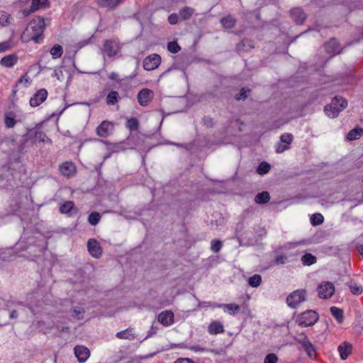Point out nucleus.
<instances>
[{"mask_svg": "<svg viewBox=\"0 0 363 363\" xmlns=\"http://www.w3.org/2000/svg\"><path fill=\"white\" fill-rule=\"evenodd\" d=\"M323 220L324 218L320 213H314L311 218V223L313 226L322 224Z\"/></svg>", "mask_w": 363, "mask_h": 363, "instance_id": "39", "label": "nucleus"}, {"mask_svg": "<svg viewBox=\"0 0 363 363\" xmlns=\"http://www.w3.org/2000/svg\"><path fill=\"white\" fill-rule=\"evenodd\" d=\"M167 49L170 52L175 54L181 50V48L177 42L172 41L168 43Z\"/></svg>", "mask_w": 363, "mask_h": 363, "instance_id": "41", "label": "nucleus"}, {"mask_svg": "<svg viewBox=\"0 0 363 363\" xmlns=\"http://www.w3.org/2000/svg\"><path fill=\"white\" fill-rule=\"evenodd\" d=\"M120 99L119 94L116 91H111L108 93L106 97V103L108 105H114Z\"/></svg>", "mask_w": 363, "mask_h": 363, "instance_id": "33", "label": "nucleus"}, {"mask_svg": "<svg viewBox=\"0 0 363 363\" xmlns=\"http://www.w3.org/2000/svg\"><path fill=\"white\" fill-rule=\"evenodd\" d=\"M10 48V44L9 42H3L0 43V52H5Z\"/></svg>", "mask_w": 363, "mask_h": 363, "instance_id": "54", "label": "nucleus"}, {"mask_svg": "<svg viewBox=\"0 0 363 363\" xmlns=\"http://www.w3.org/2000/svg\"><path fill=\"white\" fill-rule=\"evenodd\" d=\"M18 61V56L16 54H11L4 56L0 60V65L4 67H12Z\"/></svg>", "mask_w": 363, "mask_h": 363, "instance_id": "19", "label": "nucleus"}, {"mask_svg": "<svg viewBox=\"0 0 363 363\" xmlns=\"http://www.w3.org/2000/svg\"><path fill=\"white\" fill-rule=\"evenodd\" d=\"M9 15L3 11H0V26H6L9 23Z\"/></svg>", "mask_w": 363, "mask_h": 363, "instance_id": "44", "label": "nucleus"}, {"mask_svg": "<svg viewBox=\"0 0 363 363\" xmlns=\"http://www.w3.org/2000/svg\"><path fill=\"white\" fill-rule=\"evenodd\" d=\"M287 262V257L284 255H279L275 257L274 263L277 265L284 264Z\"/></svg>", "mask_w": 363, "mask_h": 363, "instance_id": "50", "label": "nucleus"}, {"mask_svg": "<svg viewBox=\"0 0 363 363\" xmlns=\"http://www.w3.org/2000/svg\"><path fill=\"white\" fill-rule=\"evenodd\" d=\"M270 164L267 162H262L257 167V172L259 174H264L270 170Z\"/></svg>", "mask_w": 363, "mask_h": 363, "instance_id": "40", "label": "nucleus"}, {"mask_svg": "<svg viewBox=\"0 0 363 363\" xmlns=\"http://www.w3.org/2000/svg\"><path fill=\"white\" fill-rule=\"evenodd\" d=\"M123 0H97L99 6L113 10L120 5Z\"/></svg>", "mask_w": 363, "mask_h": 363, "instance_id": "23", "label": "nucleus"}, {"mask_svg": "<svg viewBox=\"0 0 363 363\" xmlns=\"http://www.w3.org/2000/svg\"><path fill=\"white\" fill-rule=\"evenodd\" d=\"M206 306H213V307H220L223 308L225 312H228L230 315H234L238 313L240 309V307L235 303H229V304H216V303H208Z\"/></svg>", "mask_w": 363, "mask_h": 363, "instance_id": "15", "label": "nucleus"}, {"mask_svg": "<svg viewBox=\"0 0 363 363\" xmlns=\"http://www.w3.org/2000/svg\"><path fill=\"white\" fill-rule=\"evenodd\" d=\"M317 291L320 298L327 299L333 295L335 286L332 282L325 281L318 286Z\"/></svg>", "mask_w": 363, "mask_h": 363, "instance_id": "6", "label": "nucleus"}, {"mask_svg": "<svg viewBox=\"0 0 363 363\" xmlns=\"http://www.w3.org/2000/svg\"><path fill=\"white\" fill-rule=\"evenodd\" d=\"M48 96V91L45 89L38 91L30 99V105L36 107L45 101Z\"/></svg>", "mask_w": 363, "mask_h": 363, "instance_id": "10", "label": "nucleus"}, {"mask_svg": "<svg viewBox=\"0 0 363 363\" xmlns=\"http://www.w3.org/2000/svg\"><path fill=\"white\" fill-rule=\"evenodd\" d=\"M277 356L274 353H270L266 356L264 363H277Z\"/></svg>", "mask_w": 363, "mask_h": 363, "instance_id": "47", "label": "nucleus"}, {"mask_svg": "<svg viewBox=\"0 0 363 363\" xmlns=\"http://www.w3.org/2000/svg\"><path fill=\"white\" fill-rule=\"evenodd\" d=\"M319 318L318 314L313 310H307L298 315L296 322L298 325L308 327L313 325Z\"/></svg>", "mask_w": 363, "mask_h": 363, "instance_id": "4", "label": "nucleus"}, {"mask_svg": "<svg viewBox=\"0 0 363 363\" xmlns=\"http://www.w3.org/2000/svg\"><path fill=\"white\" fill-rule=\"evenodd\" d=\"M270 199V195L267 191L259 193L255 196V202L259 204L267 203Z\"/></svg>", "mask_w": 363, "mask_h": 363, "instance_id": "31", "label": "nucleus"}, {"mask_svg": "<svg viewBox=\"0 0 363 363\" xmlns=\"http://www.w3.org/2000/svg\"><path fill=\"white\" fill-rule=\"evenodd\" d=\"M48 6V0H32L30 9H25L23 13L26 16H28L35 11L45 9Z\"/></svg>", "mask_w": 363, "mask_h": 363, "instance_id": "13", "label": "nucleus"}, {"mask_svg": "<svg viewBox=\"0 0 363 363\" xmlns=\"http://www.w3.org/2000/svg\"><path fill=\"white\" fill-rule=\"evenodd\" d=\"M157 330V328L156 327H155L154 325H152L151 327V328L150 329V330L148 331V334L145 339H147V338L152 336L153 335L156 334Z\"/></svg>", "mask_w": 363, "mask_h": 363, "instance_id": "55", "label": "nucleus"}, {"mask_svg": "<svg viewBox=\"0 0 363 363\" xmlns=\"http://www.w3.org/2000/svg\"><path fill=\"white\" fill-rule=\"evenodd\" d=\"M33 138L34 142H51L50 139L48 138L45 133L43 131H35Z\"/></svg>", "mask_w": 363, "mask_h": 363, "instance_id": "35", "label": "nucleus"}, {"mask_svg": "<svg viewBox=\"0 0 363 363\" xmlns=\"http://www.w3.org/2000/svg\"><path fill=\"white\" fill-rule=\"evenodd\" d=\"M168 144H171V145H174L177 147H184V148H186V144H182V143H167Z\"/></svg>", "mask_w": 363, "mask_h": 363, "instance_id": "58", "label": "nucleus"}, {"mask_svg": "<svg viewBox=\"0 0 363 363\" xmlns=\"http://www.w3.org/2000/svg\"><path fill=\"white\" fill-rule=\"evenodd\" d=\"M126 126L130 130H136L138 128V121L136 118H131L130 119L128 120Z\"/></svg>", "mask_w": 363, "mask_h": 363, "instance_id": "45", "label": "nucleus"}, {"mask_svg": "<svg viewBox=\"0 0 363 363\" xmlns=\"http://www.w3.org/2000/svg\"><path fill=\"white\" fill-rule=\"evenodd\" d=\"M351 292L354 295H359L362 293L363 289L361 286L356 284L350 286Z\"/></svg>", "mask_w": 363, "mask_h": 363, "instance_id": "46", "label": "nucleus"}, {"mask_svg": "<svg viewBox=\"0 0 363 363\" xmlns=\"http://www.w3.org/2000/svg\"><path fill=\"white\" fill-rule=\"evenodd\" d=\"M158 321L164 325H169L174 321V314L172 311H165L158 315Z\"/></svg>", "mask_w": 363, "mask_h": 363, "instance_id": "18", "label": "nucleus"}, {"mask_svg": "<svg viewBox=\"0 0 363 363\" xmlns=\"http://www.w3.org/2000/svg\"><path fill=\"white\" fill-rule=\"evenodd\" d=\"M74 317L78 320H81L83 318V314L85 313V311L83 308H76L74 309Z\"/></svg>", "mask_w": 363, "mask_h": 363, "instance_id": "49", "label": "nucleus"}, {"mask_svg": "<svg viewBox=\"0 0 363 363\" xmlns=\"http://www.w3.org/2000/svg\"><path fill=\"white\" fill-rule=\"evenodd\" d=\"M113 124L108 121H103L96 128V133L99 137L106 138L113 130Z\"/></svg>", "mask_w": 363, "mask_h": 363, "instance_id": "9", "label": "nucleus"}, {"mask_svg": "<svg viewBox=\"0 0 363 363\" xmlns=\"http://www.w3.org/2000/svg\"><path fill=\"white\" fill-rule=\"evenodd\" d=\"M184 360H186V362H188V363H194L192 360H191L190 359H184Z\"/></svg>", "mask_w": 363, "mask_h": 363, "instance_id": "61", "label": "nucleus"}, {"mask_svg": "<svg viewBox=\"0 0 363 363\" xmlns=\"http://www.w3.org/2000/svg\"><path fill=\"white\" fill-rule=\"evenodd\" d=\"M9 317H10V318H12V319L17 318H18L17 311L16 310H13L12 311H11Z\"/></svg>", "mask_w": 363, "mask_h": 363, "instance_id": "57", "label": "nucleus"}, {"mask_svg": "<svg viewBox=\"0 0 363 363\" xmlns=\"http://www.w3.org/2000/svg\"><path fill=\"white\" fill-rule=\"evenodd\" d=\"M298 341L301 343L303 347L305 349L308 355L311 358L315 356V349L312 344L311 343V342L309 341V340L306 336L303 335V337L301 339H299Z\"/></svg>", "mask_w": 363, "mask_h": 363, "instance_id": "21", "label": "nucleus"}, {"mask_svg": "<svg viewBox=\"0 0 363 363\" xmlns=\"http://www.w3.org/2000/svg\"><path fill=\"white\" fill-rule=\"evenodd\" d=\"M18 82L21 83V82H23V79L21 78L19 80H18Z\"/></svg>", "mask_w": 363, "mask_h": 363, "instance_id": "63", "label": "nucleus"}, {"mask_svg": "<svg viewBox=\"0 0 363 363\" xmlns=\"http://www.w3.org/2000/svg\"><path fill=\"white\" fill-rule=\"evenodd\" d=\"M101 218V216L99 213L94 211L89 214L88 217V222L91 225H96L99 223Z\"/></svg>", "mask_w": 363, "mask_h": 363, "instance_id": "34", "label": "nucleus"}, {"mask_svg": "<svg viewBox=\"0 0 363 363\" xmlns=\"http://www.w3.org/2000/svg\"><path fill=\"white\" fill-rule=\"evenodd\" d=\"M72 211L77 213L78 210L74 208V203L72 201H68L62 204L60 207V211L63 214L71 213Z\"/></svg>", "mask_w": 363, "mask_h": 363, "instance_id": "25", "label": "nucleus"}, {"mask_svg": "<svg viewBox=\"0 0 363 363\" xmlns=\"http://www.w3.org/2000/svg\"><path fill=\"white\" fill-rule=\"evenodd\" d=\"M140 138L137 135H130L126 140L112 145L110 150L112 152H119L128 148L142 150L140 146Z\"/></svg>", "mask_w": 363, "mask_h": 363, "instance_id": "3", "label": "nucleus"}, {"mask_svg": "<svg viewBox=\"0 0 363 363\" xmlns=\"http://www.w3.org/2000/svg\"><path fill=\"white\" fill-rule=\"evenodd\" d=\"M16 121L13 118L9 116H6L5 118V125L7 128H13L16 125Z\"/></svg>", "mask_w": 363, "mask_h": 363, "instance_id": "51", "label": "nucleus"}, {"mask_svg": "<svg viewBox=\"0 0 363 363\" xmlns=\"http://www.w3.org/2000/svg\"><path fill=\"white\" fill-rule=\"evenodd\" d=\"M53 58H59L63 53V48L60 45H55L50 50Z\"/></svg>", "mask_w": 363, "mask_h": 363, "instance_id": "36", "label": "nucleus"}, {"mask_svg": "<svg viewBox=\"0 0 363 363\" xmlns=\"http://www.w3.org/2000/svg\"><path fill=\"white\" fill-rule=\"evenodd\" d=\"M325 49L328 53L333 55L340 52L339 43L335 40L331 39L325 44Z\"/></svg>", "mask_w": 363, "mask_h": 363, "instance_id": "20", "label": "nucleus"}, {"mask_svg": "<svg viewBox=\"0 0 363 363\" xmlns=\"http://www.w3.org/2000/svg\"><path fill=\"white\" fill-rule=\"evenodd\" d=\"M60 171L62 175L69 177L74 174L75 166L72 162H66L60 166Z\"/></svg>", "mask_w": 363, "mask_h": 363, "instance_id": "17", "label": "nucleus"}, {"mask_svg": "<svg viewBox=\"0 0 363 363\" xmlns=\"http://www.w3.org/2000/svg\"><path fill=\"white\" fill-rule=\"evenodd\" d=\"M221 247H222L221 241H220L218 240H213L211 241V249L213 252H216V253L218 252L220 250Z\"/></svg>", "mask_w": 363, "mask_h": 363, "instance_id": "42", "label": "nucleus"}, {"mask_svg": "<svg viewBox=\"0 0 363 363\" xmlns=\"http://www.w3.org/2000/svg\"><path fill=\"white\" fill-rule=\"evenodd\" d=\"M62 74V72L60 71V72L57 70H55L54 73L52 74V77H56L57 79H60V75Z\"/></svg>", "mask_w": 363, "mask_h": 363, "instance_id": "59", "label": "nucleus"}, {"mask_svg": "<svg viewBox=\"0 0 363 363\" xmlns=\"http://www.w3.org/2000/svg\"><path fill=\"white\" fill-rule=\"evenodd\" d=\"M120 48L118 43L114 40H106L104 45V50L106 54L111 57L115 56L118 52Z\"/></svg>", "mask_w": 363, "mask_h": 363, "instance_id": "11", "label": "nucleus"}, {"mask_svg": "<svg viewBox=\"0 0 363 363\" xmlns=\"http://www.w3.org/2000/svg\"><path fill=\"white\" fill-rule=\"evenodd\" d=\"M74 354L80 363L84 362L90 355L89 349L84 346L78 345L74 347Z\"/></svg>", "mask_w": 363, "mask_h": 363, "instance_id": "14", "label": "nucleus"}, {"mask_svg": "<svg viewBox=\"0 0 363 363\" xmlns=\"http://www.w3.org/2000/svg\"><path fill=\"white\" fill-rule=\"evenodd\" d=\"M235 19L232 16H227L224 18H222L220 20V23L223 28H232L235 25Z\"/></svg>", "mask_w": 363, "mask_h": 363, "instance_id": "29", "label": "nucleus"}, {"mask_svg": "<svg viewBox=\"0 0 363 363\" xmlns=\"http://www.w3.org/2000/svg\"><path fill=\"white\" fill-rule=\"evenodd\" d=\"M46 27L45 19L38 16L33 18L28 25L23 35H27L29 40L40 43L43 38V32Z\"/></svg>", "mask_w": 363, "mask_h": 363, "instance_id": "1", "label": "nucleus"}, {"mask_svg": "<svg viewBox=\"0 0 363 363\" xmlns=\"http://www.w3.org/2000/svg\"><path fill=\"white\" fill-rule=\"evenodd\" d=\"M347 106V101L342 98L335 96L331 104L325 106V112L330 118H336Z\"/></svg>", "mask_w": 363, "mask_h": 363, "instance_id": "2", "label": "nucleus"}, {"mask_svg": "<svg viewBox=\"0 0 363 363\" xmlns=\"http://www.w3.org/2000/svg\"><path fill=\"white\" fill-rule=\"evenodd\" d=\"M262 282V277L259 274H255L248 279V284L252 287H258Z\"/></svg>", "mask_w": 363, "mask_h": 363, "instance_id": "38", "label": "nucleus"}, {"mask_svg": "<svg viewBox=\"0 0 363 363\" xmlns=\"http://www.w3.org/2000/svg\"><path fill=\"white\" fill-rule=\"evenodd\" d=\"M161 62V57L157 54H152L146 57L143 60L145 69L150 71L156 69Z\"/></svg>", "mask_w": 363, "mask_h": 363, "instance_id": "7", "label": "nucleus"}, {"mask_svg": "<svg viewBox=\"0 0 363 363\" xmlns=\"http://www.w3.org/2000/svg\"><path fill=\"white\" fill-rule=\"evenodd\" d=\"M330 312L333 317L337 320V321L339 323H341L343 322L344 320V313L343 311L336 306H332L330 308Z\"/></svg>", "mask_w": 363, "mask_h": 363, "instance_id": "28", "label": "nucleus"}, {"mask_svg": "<svg viewBox=\"0 0 363 363\" xmlns=\"http://www.w3.org/2000/svg\"><path fill=\"white\" fill-rule=\"evenodd\" d=\"M153 95L152 91L149 89H142L138 94V103L143 106H145L150 101Z\"/></svg>", "mask_w": 363, "mask_h": 363, "instance_id": "12", "label": "nucleus"}, {"mask_svg": "<svg viewBox=\"0 0 363 363\" xmlns=\"http://www.w3.org/2000/svg\"><path fill=\"white\" fill-rule=\"evenodd\" d=\"M317 258L311 253H306L301 257V262L303 265L310 266L316 262Z\"/></svg>", "mask_w": 363, "mask_h": 363, "instance_id": "32", "label": "nucleus"}, {"mask_svg": "<svg viewBox=\"0 0 363 363\" xmlns=\"http://www.w3.org/2000/svg\"><path fill=\"white\" fill-rule=\"evenodd\" d=\"M180 20L179 13H172L168 17V21L171 25H175Z\"/></svg>", "mask_w": 363, "mask_h": 363, "instance_id": "48", "label": "nucleus"}, {"mask_svg": "<svg viewBox=\"0 0 363 363\" xmlns=\"http://www.w3.org/2000/svg\"><path fill=\"white\" fill-rule=\"evenodd\" d=\"M203 121L207 126H212V119L210 118H204Z\"/></svg>", "mask_w": 363, "mask_h": 363, "instance_id": "56", "label": "nucleus"}, {"mask_svg": "<svg viewBox=\"0 0 363 363\" xmlns=\"http://www.w3.org/2000/svg\"><path fill=\"white\" fill-rule=\"evenodd\" d=\"M338 351L342 360H345L351 353L352 347L350 344L344 342L338 347Z\"/></svg>", "mask_w": 363, "mask_h": 363, "instance_id": "26", "label": "nucleus"}, {"mask_svg": "<svg viewBox=\"0 0 363 363\" xmlns=\"http://www.w3.org/2000/svg\"><path fill=\"white\" fill-rule=\"evenodd\" d=\"M208 331L211 335H216L224 332L223 324L219 321L212 322L208 327Z\"/></svg>", "mask_w": 363, "mask_h": 363, "instance_id": "22", "label": "nucleus"}, {"mask_svg": "<svg viewBox=\"0 0 363 363\" xmlns=\"http://www.w3.org/2000/svg\"><path fill=\"white\" fill-rule=\"evenodd\" d=\"M195 10L189 6L181 9L179 11V15L181 21L189 20L194 13Z\"/></svg>", "mask_w": 363, "mask_h": 363, "instance_id": "24", "label": "nucleus"}, {"mask_svg": "<svg viewBox=\"0 0 363 363\" xmlns=\"http://www.w3.org/2000/svg\"><path fill=\"white\" fill-rule=\"evenodd\" d=\"M249 48H252L253 46L252 45V41L247 39L242 40L240 43L237 45V50L238 51H247Z\"/></svg>", "mask_w": 363, "mask_h": 363, "instance_id": "37", "label": "nucleus"}, {"mask_svg": "<svg viewBox=\"0 0 363 363\" xmlns=\"http://www.w3.org/2000/svg\"><path fill=\"white\" fill-rule=\"evenodd\" d=\"M247 91H250V90H245L244 88L242 89L235 96V99L237 100H245L247 97Z\"/></svg>", "mask_w": 363, "mask_h": 363, "instance_id": "52", "label": "nucleus"}, {"mask_svg": "<svg viewBox=\"0 0 363 363\" xmlns=\"http://www.w3.org/2000/svg\"><path fill=\"white\" fill-rule=\"evenodd\" d=\"M293 140V135L291 133H284L282 134L280 137V140L281 143H284L285 145H289L292 142Z\"/></svg>", "mask_w": 363, "mask_h": 363, "instance_id": "43", "label": "nucleus"}, {"mask_svg": "<svg viewBox=\"0 0 363 363\" xmlns=\"http://www.w3.org/2000/svg\"><path fill=\"white\" fill-rule=\"evenodd\" d=\"M132 331V328H128L125 330L117 333L116 336L119 339L134 340L135 336Z\"/></svg>", "mask_w": 363, "mask_h": 363, "instance_id": "30", "label": "nucleus"}, {"mask_svg": "<svg viewBox=\"0 0 363 363\" xmlns=\"http://www.w3.org/2000/svg\"><path fill=\"white\" fill-rule=\"evenodd\" d=\"M363 133V130L361 128L357 127L351 130L347 135V139L350 141L359 139Z\"/></svg>", "mask_w": 363, "mask_h": 363, "instance_id": "27", "label": "nucleus"}, {"mask_svg": "<svg viewBox=\"0 0 363 363\" xmlns=\"http://www.w3.org/2000/svg\"><path fill=\"white\" fill-rule=\"evenodd\" d=\"M289 148V146L288 145L279 143L276 147V152L277 153H281L288 150Z\"/></svg>", "mask_w": 363, "mask_h": 363, "instance_id": "53", "label": "nucleus"}, {"mask_svg": "<svg viewBox=\"0 0 363 363\" xmlns=\"http://www.w3.org/2000/svg\"><path fill=\"white\" fill-rule=\"evenodd\" d=\"M87 248L89 254L94 258H99L102 255L101 247L99 242L94 238L88 240Z\"/></svg>", "mask_w": 363, "mask_h": 363, "instance_id": "8", "label": "nucleus"}, {"mask_svg": "<svg viewBox=\"0 0 363 363\" xmlns=\"http://www.w3.org/2000/svg\"><path fill=\"white\" fill-rule=\"evenodd\" d=\"M291 16L296 24H302L306 19V14L301 8H294L291 9Z\"/></svg>", "mask_w": 363, "mask_h": 363, "instance_id": "16", "label": "nucleus"}, {"mask_svg": "<svg viewBox=\"0 0 363 363\" xmlns=\"http://www.w3.org/2000/svg\"><path fill=\"white\" fill-rule=\"evenodd\" d=\"M306 299V290H296L286 297V303L291 308H296Z\"/></svg>", "mask_w": 363, "mask_h": 363, "instance_id": "5", "label": "nucleus"}, {"mask_svg": "<svg viewBox=\"0 0 363 363\" xmlns=\"http://www.w3.org/2000/svg\"><path fill=\"white\" fill-rule=\"evenodd\" d=\"M118 77V74L116 72H112L111 73V74L109 75V78L111 79H113V80H115L117 79V77Z\"/></svg>", "mask_w": 363, "mask_h": 363, "instance_id": "60", "label": "nucleus"}, {"mask_svg": "<svg viewBox=\"0 0 363 363\" xmlns=\"http://www.w3.org/2000/svg\"><path fill=\"white\" fill-rule=\"evenodd\" d=\"M69 330V328L68 327H65V328H62V330L64 331V330Z\"/></svg>", "mask_w": 363, "mask_h": 363, "instance_id": "62", "label": "nucleus"}]
</instances>
